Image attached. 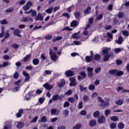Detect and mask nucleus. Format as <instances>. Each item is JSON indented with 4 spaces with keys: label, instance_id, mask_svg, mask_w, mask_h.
<instances>
[{
    "label": "nucleus",
    "instance_id": "obj_19",
    "mask_svg": "<svg viewBox=\"0 0 129 129\" xmlns=\"http://www.w3.org/2000/svg\"><path fill=\"white\" fill-rule=\"evenodd\" d=\"M24 125H25V124L24 123V122L19 121L18 122V124L17 125V128H19V129L23 128Z\"/></svg>",
    "mask_w": 129,
    "mask_h": 129
},
{
    "label": "nucleus",
    "instance_id": "obj_48",
    "mask_svg": "<svg viewBox=\"0 0 129 129\" xmlns=\"http://www.w3.org/2000/svg\"><path fill=\"white\" fill-rule=\"evenodd\" d=\"M110 127L111 129H114L116 127V123H112L110 124Z\"/></svg>",
    "mask_w": 129,
    "mask_h": 129
},
{
    "label": "nucleus",
    "instance_id": "obj_24",
    "mask_svg": "<svg viewBox=\"0 0 129 129\" xmlns=\"http://www.w3.org/2000/svg\"><path fill=\"white\" fill-rule=\"evenodd\" d=\"M23 112H24V110L22 109H20L18 112L16 114L17 117H21Z\"/></svg>",
    "mask_w": 129,
    "mask_h": 129
},
{
    "label": "nucleus",
    "instance_id": "obj_52",
    "mask_svg": "<svg viewBox=\"0 0 129 129\" xmlns=\"http://www.w3.org/2000/svg\"><path fill=\"white\" fill-rule=\"evenodd\" d=\"M78 107L79 109H81L82 107H83V102H80L78 104Z\"/></svg>",
    "mask_w": 129,
    "mask_h": 129
},
{
    "label": "nucleus",
    "instance_id": "obj_15",
    "mask_svg": "<svg viewBox=\"0 0 129 129\" xmlns=\"http://www.w3.org/2000/svg\"><path fill=\"white\" fill-rule=\"evenodd\" d=\"M80 34V31L75 34H73L72 35L73 39H80V35H79Z\"/></svg>",
    "mask_w": 129,
    "mask_h": 129
},
{
    "label": "nucleus",
    "instance_id": "obj_8",
    "mask_svg": "<svg viewBox=\"0 0 129 129\" xmlns=\"http://www.w3.org/2000/svg\"><path fill=\"white\" fill-rule=\"evenodd\" d=\"M43 87H44V88H46L47 90H50V89H52L53 88V85H50V84L48 83H46L44 85H43Z\"/></svg>",
    "mask_w": 129,
    "mask_h": 129
},
{
    "label": "nucleus",
    "instance_id": "obj_11",
    "mask_svg": "<svg viewBox=\"0 0 129 129\" xmlns=\"http://www.w3.org/2000/svg\"><path fill=\"white\" fill-rule=\"evenodd\" d=\"M79 25V22H78L76 20H74L71 23V28H76Z\"/></svg>",
    "mask_w": 129,
    "mask_h": 129
},
{
    "label": "nucleus",
    "instance_id": "obj_32",
    "mask_svg": "<svg viewBox=\"0 0 129 129\" xmlns=\"http://www.w3.org/2000/svg\"><path fill=\"white\" fill-rule=\"evenodd\" d=\"M32 63L34 65H38L39 63V59L38 58H34L32 60Z\"/></svg>",
    "mask_w": 129,
    "mask_h": 129
},
{
    "label": "nucleus",
    "instance_id": "obj_47",
    "mask_svg": "<svg viewBox=\"0 0 129 129\" xmlns=\"http://www.w3.org/2000/svg\"><path fill=\"white\" fill-rule=\"evenodd\" d=\"M69 106H70V103H69L68 101L65 102L63 104V107L66 108V107H69Z\"/></svg>",
    "mask_w": 129,
    "mask_h": 129
},
{
    "label": "nucleus",
    "instance_id": "obj_23",
    "mask_svg": "<svg viewBox=\"0 0 129 129\" xmlns=\"http://www.w3.org/2000/svg\"><path fill=\"white\" fill-rule=\"evenodd\" d=\"M116 42L118 45H121L122 42H123V38L121 36H119L118 40L116 41Z\"/></svg>",
    "mask_w": 129,
    "mask_h": 129
},
{
    "label": "nucleus",
    "instance_id": "obj_55",
    "mask_svg": "<svg viewBox=\"0 0 129 129\" xmlns=\"http://www.w3.org/2000/svg\"><path fill=\"white\" fill-rule=\"evenodd\" d=\"M110 113V110L107 109V110H105V115H106V116H108V115H109Z\"/></svg>",
    "mask_w": 129,
    "mask_h": 129
},
{
    "label": "nucleus",
    "instance_id": "obj_22",
    "mask_svg": "<svg viewBox=\"0 0 129 129\" xmlns=\"http://www.w3.org/2000/svg\"><path fill=\"white\" fill-rule=\"evenodd\" d=\"M29 21H32V19L30 17H24L21 20V22L23 23H27V22H29Z\"/></svg>",
    "mask_w": 129,
    "mask_h": 129
},
{
    "label": "nucleus",
    "instance_id": "obj_41",
    "mask_svg": "<svg viewBox=\"0 0 129 129\" xmlns=\"http://www.w3.org/2000/svg\"><path fill=\"white\" fill-rule=\"evenodd\" d=\"M102 18H103V14H99L98 17L96 18V21H100V20H102Z\"/></svg>",
    "mask_w": 129,
    "mask_h": 129
},
{
    "label": "nucleus",
    "instance_id": "obj_4",
    "mask_svg": "<svg viewBox=\"0 0 129 129\" xmlns=\"http://www.w3.org/2000/svg\"><path fill=\"white\" fill-rule=\"evenodd\" d=\"M34 91H31L29 92L28 94H29L30 95H32V96L35 97V96H36V95H37V94H41V93H42V92H43V91H42L40 89H38L36 91L35 94L33 95L32 94L34 93Z\"/></svg>",
    "mask_w": 129,
    "mask_h": 129
},
{
    "label": "nucleus",
    "instance_id": "obj_33",
    "mask_svg": "<svg viewBox=\"0 0 129 129\" xmlns=\"http://www.w3.org/2000/svg\"><path fill=\"white\" fill-rule=\"evenodd\" d=\"M63 37L62 36H58L55 38H53L52 39V42H56L57 41H60V40H62Z\"/></svg>",
    "mask_w": 129,
    "mask_h": 129
},
{
    "label": "nucleus",
    "instance_id": "obj_63",
    "mask_svg": "<svg viewBox=\"0 0 129 129\" xmlns=\"http://www.w3.org/2000/svg\"><path fill=\"white\" fill-rule=\"evenodd\" d=\"M72 30L73 29L70 28V27H66L62 30V31H72Z\"/></svg>",
    "mask_w": 129,
    "mask_h": 129
},
{
    "label": "nucleus",
    "instance_id": "obj_3",
    "mask_svg": "<svg viewBox=\"0 0 129 129\" xmlns=\"http://www.w3.org/2000/svg\"><path fill=\"white\" fill-rule=\"evenodd\" d=\"M23 74L24 76H25V79L24 80V83L25 82H29L30 81V75L29 74L25 71L23 72Z\"/></svg>",
    "mask_w": 129,
    "mask_h": 129
},
{
    "label": "nucleus",
    "instance_id": "obj_51",
    "mask_svg": "<svg viewBox=\"0 0 129 129\" xmlns=\"http://www.w3.org/2000/svg\"><path fill=\"white\" fill-rule=\"evenodd\" d=\"M21 82H22V81H21V80H18V81L14 83V84L17 85V86H20Z\"/></svg>",
    "mask_w": 129,
    "mask_h": 129
},
{
    "label": "nucleus",
    "instance_id": "obj_27",
    "mask_svg": "<svg viewBox=\"0 0 129 129\" xmlns=\"http://www.w3.org/2000/svg\"><path fill=\"white\" fill-rule=\"evenodd\" d=\"M51 74H52V71L46 70L45 71L43 75L46 77L47 75H51Z\"/></svg>",
    "mask_w": 129,
    "mask_h": 129
},
{
    "label": "nucleus",
    "instance_id": "obj_61",
    "mask_svg": "<svg viewBox=\"0 0 129 129\" xmlns=\"http://www.w3.org/2000/svg\"><path fill=\"white\" fill-rule=\"evenodd\" d=\"M100 71H101V68L100 67L98 68L95 70V72L96 74H97L98 73H99Z\"/></svg>",
    "mask_w": 129,
    "mask_h": 129
},
{
    "label": "nucleus",
    "instance_id": "obj_53",
    "mask_svg": "<svg viewBox=\"0 0 129 129\" xmlns=\"http://www.w3.org/2000/svg\"><path fill=\"white\" fill-rule=\"evenodd\" d=\"M114 51H115V53H119V52H121V51H122V48H115Z\"/></svg>",
    "mask_w": 129,
    "mask_h": 129
},
{
    "label": "nucleus",
    "instance_id": "obj_37",
    "mask_svg": "<svg viewBox=\"0 0 129 129\" xmlns=\"http://www.w3.org/2000/svg\"><path fill=\"white\" fill-rule=\"evenodd\" d=\"M110 119L112 121H117V120H118V118L116 116H112L111 117Z\"/></svg>",
    "mask_w": 129,
    "mask_h": 129
},
{
    "label": "nucleus",
    "instance_id": "obj_45",
    "mask_svg": "<svg viewBox=\"0 0 129 129\" xmlns=\"http://www.w3.org/2000/svg\"><path fill=\"white\" fill-rule=\"evenodd\" d=\"M68 100L69 102H71V103H73L74 101H75V99L73 97H69L68 98Z\"/></svg>",
    "mask_w": 129,
    "mask_h": 129
},
{
    "label": "nucleus",
    "instance_id": "obj_13",
    "mask_svg": "<svg viewBox=\"0 0 129 129\" xmlns=\"http://www.w3.org/2000/svg\"><path fill=\"white\" fill-rule=\"evenodd\" d=\"M43 16H42V14L41 13H38L35 17L36 21H43Z\"/></svg>",
    "mask_w": 129,
    "mask_h": 129
},
{
    "label": "nucleus",
    "instance_id": "obj_20",
    "mask_svg": "<svg viewBox=\"0 0 129 129\" xmlns=\"http://www.w3.org/2000/svg\"><path fill=\"white\" fill-rule=\"evenodd\" d=\"M65 85V80H61L60 82L58 83V86L59 88L63 87Z\"/></svg>",
    "mask_w": 129,
    "mask_h": 129
},
{
    "label": "nucleus",
    "instance_id": "obj_12",
    "mask_svg": "<svg viewBox=\"0 0 129 129\" xmlns=\"http://www.w3.org/2000/svg\"><path fill=\"white\" fill-rule=\"evenodd\" d=\"M13 34L14 36H17V37H22V35H20L21 34V31L19 29H15L14 31Z\"/></svg>",
    "mask_w": 129,
    "mask_h": 129
},
{
    "label": "nucleus",
    "instance_id": "obj_50",
    "mask_svg": "<svg viewBox=\"0 0 129 129\" xmlns=\"http://www.w3.org/2000/svg\"><path fill=\"white\" fill-rule=\"evenodd\" d=\"M31 13L32 17H36V16H37V11L35 10H32V12Z\"/></svg>",
    "mask_w": 129,
    "mask_h": 129
},
{
    "label": "nucleus",
    "instance_id": "obj_57",
    "mask_svg": "<svg viewBox=\"0 0 129 129\" xmlns=\"http://www.w3.org/2000/svg\"><path fill=\"white\" fill-rule=\"evenodd\" d=\"M41 122H46L47 121V117L45 116H43L41 119Z\"/></svg>",
    "mask_w": 129,
    "mask_h": 129
},
{
    "label": "nucleus",
    "instance_id": "obj_31",
    "mask_svg": "<svg viewBox=\"0 0 129 129\" xmlns=\"http://www.w3.org/2000/svg\"><path fill=\"white\" fill-rule=\"evenodd\" d=\"M91 11V8L88 7L86 10L84 11L85 15H88L90 14V11Z\"/></svg>",
    "mask_w": 129,
    "mask_h": 129
},
{
    "label": "nucleus",
    "instance_id": "obj_2",
    "mask_svg": "<svg viewBox=\"0 0 129 129\" xmlns=\"http://www.w3.org/2000/svg\"><path fill=\"white\" fill-rule=\"evenodd\" d=\"M33 6V3L31 2H28L26 3V5L24 6L23 8V11L27 12L28 10H30V7Z\"/></svg>",
    "mask_w": 129,
    "mask_h": 129
},
{
    "label": "nucleus",
    "instance_id": "obj_40",
    "mask_svg": "<svg viewBox=\"0 0 129 129\" xmlns=\"http://www.w3.org/2000/svg\"><path fill=\"white\" fill-rule=\"evenodd\" d=\"M82 127V124H78L74 126L73 129H80Z\"/></svg>",
    "mask_w": 129,
    "mask_h": 129
},
{
    "label": "nucleus",
    "instance_id": "obj_26",
    "mask_svg": "<svg viewBox=\"0 0 129 129\" xmlns=\"http://www.w3.org/2000/svg\"><path fill=\"white\" fill-rule=\"evenodd\" d=\"M100 115V112L99 111H96L93 113V116L95 117V118H97Z\"/></svg>",
    "mask_w": 129,
    "mask_h": 129
},
{
    "label": "nucleus",
    "instance_id": "obj_59",
    "mask_svg": "<svg viewBox=\"0 0 129 129\" xmlns=\"http://www.w3.org/2000/svg\"><path fill=\"white\" fill-rule=\"evenodd\" d=\"M74 15L75 16V18L76 19H78L79 17H80V13L79 12H76L74 13Z\"/></svg>",
    "mask_w": 129,
    "mask_h": 129
},
{
    "label": "nucleus",
    "instance_id": "obj_60",
    "mask_svg": "<svg viewBox=\"0 0 129 129\" xmlns=\"http://www.w3.org/2000/svg\"><path fill=\"white\" fill-rule=\"evenodd\" d=\"M122 34L125 36V37H128V32L126 30L122 31Z\"/></svg>",
    "mask_w": 129,
    "mask_h": 129
},
{
    "label": "nucleus",
    "instance_id": "obj_25",
    "mask_svg": "<svg viewBox=\"0 0 129 129\" xmlns=\"http://www.w3.org/2000/svg\"><path fill=\"white\" fill-rule=\"evenodd\" d=\"M101 58V56L98 54H95L94 56V59L95 61H99V60H100Z\"/></svg>",
    "mask_w": 129,
    "mask_h": 129
},
{
    "label": "nucleus",
    "instance_id": "obj_1",
    "mask_svg": "<svg viewBox=\"0 0 129 129\" xmlns=\"http://www.w3.org/2000/svg\"><path fill=\"white\" fill-rule=\"evenodd\" d=\"M49 55H50V59L54 61V62H56L58 59H59V57L56 55V52H54L53 50L50 49Z\"/></svg>",
    "mask_w": 129,
    "mask_h": 129
},
{
    "label": "nucleus",
    "instance_id": "obj_6",
    "mask_svg": "<svg viewBox=\"0 0 129 129\" xmlns=\"http://www.w3.org/2000/svg\"><path fill=\"white\" fill-rule=\"evenodd\" d=\"M103 50L102 51L103 53V55L104 56H105V55H109L110 54V53H108L109 51H110V48H107V47H103Z\"/></svg>",
    "mask_w": 129,
    "mask_h": 129
},
{
    "label": "nucleus",
    "instance_id": "obj_30",
    "mask_svg": "<svg viewBox=\"0 0 129 129\" xmlns=\"http://www.w3.org/2000/svg\"><path fill=\"white\" fill-rule=\"evenodd\" d=\"M11 63L9 61H4L2 65L3 66V68H5V67H7V66H11Z\"/></svg>",
    "mask_w": 129,
    "mask_h": 129
},
{
    "label": "nucleus",
    "instance_id": "obj_62",
    "mask_svg": "<svg viewBox=\"0 0 129 129\" xmlns=\"http://www.w3.org/2000/svg\"><path fill=\"white\" fill-rule=\"evenodd\" d=\"M0 23H1L2 25H7L8 24V22H7V20L6 19L0 21Z\"/></svg>",
    "mask_w": 129,
    "mask_h": 129
},
{
    "label": "nucleus",
    "instance_id": "obj_36",
    "mask_svg": "<svg viewBox=\"0 0 129 129\" xmlns=\"http://www.w3.org/2000/svg\"><path fill=\"white\" fill-rule=\"evenodd\" d=\"M115 103L117 105H122L123 104V101L121 99H119L117 101L115 102Z\"/></svg>",
    "mask_w": 129,
    "mask_h": 129
},
{
    "label": "nucleus",
    "instance_id": "obj_9",
    "mask_svg": "<svg viewBox=\"0 0 129 129\" xmlns=\"http://www.w3.org/2000/svg\"><path fill=\"white\" fill-rule=\"evenodd\" d=\"M70 81H71L70 85V86H76L77 84H76V79L75 78H70Z\"/></svg>",
    "mask_w": 129,
    "mask_h": 129
},
{
    "label": "nucleus",
    "instance_id": "obj_35",
    "mask_svg": "<svg viewBox=\"0 0 129 129\" xmlns=\"http://www.w3.org/2000/svg\"><path fill=\"white\" fill-rule=\"evenodd\" d=\"M53 38V36L51 34H48L46 35L44 37V39L46 40H51V39Z\"/></svg>",
    "mask_w": 129,
    "mask_h": 129
},
{
    "label": "nucleus",
    "instance_id": "obj_16",
    "mask_svg": "<svg viewBox=\"0 0 129 129\" xmlns=\"http://www.w3.org/2000/svg\"><path fill=\"white\" fill-rule=\"evenodd\" d=\"M89 28H90V24H87L83 32V34L85 36H87V35H88V31H87V29Z\"/></svg>",
    "mask_w": 129,
    "mask_h": 129
},
{
    "label": "nucleus",
    "instance_id": "obj_21",
    "mask_svg": "<svg viewBox=\"0 0 129 129\" xmlns=\"http://www.w3.org/2000/svg\"><path fill=\"white\" fill-rule=\"evenodd\" d=\"M32 57V55L31 54H29L27 55L23 59V62H27V61H29L30 59H31V57Z\"/></svg>",
    "mask_w": 129,
    "mask_h": 129
},
{
    "label": "nucleus",
    "instance_id": "obj_44",
    "mask_svg": "<svg viewBox=\"0 0 129 129\" xmlns=\"http://www.w3.org/2000/svg\"><path fill=\"white\" fill-rule=\"evenodd\" d=\"M109 105V103L107 102H103L102 104H101V106L102 107H104V106H108Z\"/></svg>",
    "mask_w": 129,
    "mask_h": 129
},
{
    "label": "nucleus",
    "instance_id": "obj_10",
    "mask_svg": "<svg viewBox=\"0 0 129 129\" xmlns=\"http://www.w3.org/2000/svg\"><path fill=\"white\" fill-rule=\"evenodd\" d=\"M98 123H104L105 122V117L104 116H100L98 118Z\"/></svg>",
    "mask_w": 129,
    "mask_h": 129
},
{
    "label": "nucleus",
    "instance_id": "obj_43",
    "mask_svg": "<svg viewBox=\"0 0 129 129\" xmlns=\"http://www.w3.org/2000/svg\"><path fill=\"white\" fill-rule=\"evenodd\" d=\"M47 14H52V12H53V8H49L47 10L45 11Z\"/></svg>",
    "mask_w": 129,
    "mask_h": 129
},
{
    "label": "nucleus",
    "instance_id": "obj_38",
    "mask_svg": "<svg viewBox=\"0 0 129 129\" xmlns=\"http://www.w3.org/2000/svg\"><path fill=\"white\" fill-rule=\"evenodd\" d=\"M13 77L14 79H18L20 77V74H19L18 72H16L14 74Z\"/></svg>",
    "mask_w": 129,
    "mask_h": 129
},
{
    "label": "nucleus",
    "instance_id": "obj_17",
    "mask_svg": "<svg viewBox=\"0 0 129 129\" xmlns=\"http://www.w3.org/2000/svg\"><path fill=\"white\" fill-rule=\"evenodd\" d=\"M104 58H103V61L104 62L108 61L109 60V58L111 57H112V54H105V55H104Z\"/></svg>",
    "mask_w": 129,
    "mask_h": 129
},
{
    "label": "nucleus",
    "instance_id": "obj_46",
    "mask_svg": "<svg viewBox=\"0 0 129 129\" xmlns=\"http://www.w3.org/2000/svg\"><path fill=\"white\" fill-rule=\"evenodd\" d=\"M10 38V33H9V31H6V34L4 37V39H9Z\"/></svg>",
    "mask_w": 129,
    "mask_h": 129
},
{
    "label": "nucleus",
    "instance_id": "obj_28",
    "mask_svg": "<svg viewBox=\"0 0 129 129\" xmlns=\"http://www.w3.org/2000/svg\"><path fill=\"white\" fill-rule=\"evenodd\" d=\"M85 60L87 63H89V62L92 60V55L86 56Z\"/></svg>",
    "mask_w": 129,
    "mask_h": 129
},
{
    "label": "nucleus",
    "instance_id": "obj_58",
    "mask_svg": "<svg viewBox=\"0 0 129 129\" xmlns=\"http://www.w3.org/2000/svg\"><path fill=\"white\" fill-rule=\"evenodd\" d=\"M83 99L84 101H88V100H89V97L87 95H85L84 96Z\"/></svg>",
    "mask_w": 129,
    "mask_h": 129
},
{
    "label": "nucleus",
    "instance_id": "obj_56",
    "mask_svg": "<svg viewBox=\"0 0 129 129\" xmlns=\"http://www.w3.org/2000/svg\"><path fill=\"white\" fill-rule=\"evenodd\" d=\"M13 11H14V8L13 7H12L11 8H9L8 9H7L6 10H5V12L6 13H12V12H13Z\"/></svg>",
    "mask_w": 129,
    "mask_h": 129
},
{
    "label": "nucleus",
    "instance_id": "obj_34",
    "mask_svg": "<svg viewBox=\"0 0 129 129\" xmlns=\"http://www.w3.org/2000/svg\"><path fill=\"white\" fill-rule=\"evenodd\" d=\"M117 127H118L119 129H123L124 128V124L122 122H120L118 124Z\"/></svg>",
    "mask_w": 129,
    "mask_h": 129
},
{
    "label": "nucleus",
    "instance_id": "obj_18",
    "mask_svg": "<svg viewBox=\"0 0 129 129\" xmlns=\"http://www.w3.org/2000/svg\"><path fill=\"white\" fill-rule=\"evenodd\" d=\"M89 126H95L96 125V121L95 120H91L89 122Z\"/></svg>",
    "mask_w": 129,
    "mask_h": 129
},
{
    "label": "nucleus",
    "instance_id": "obj_14",
    "mask_svg": "<svg viewBox=\"0 0 129 129\" xmlns=\"http://www.w3.org/2000/svg\"><path fill=\"white\" fill-rule=\"evenodd\" d=\"M65 74L67 77H70L71 76H73L74 75V72L71 70H69L66 72Z\"/></svg>",
    "mask_w": 129,
    "mask_h": 129
},
{
    "label": "nucleus",
    "instance_id": "obj_29",
    "mask_svg": "<svg viewBox=\"0 0 129 129\" xmlns=\"http://www.w3.org/2000/svg\"><path fill=\"white\" fill-rule=\"evenodd\" d=\"M116 72H117L116 70H112L109 71L108 73L110 75H116Z\"/></svg>",
    "mask_w": 129,
    "mask_h": 129
},
{
    "label": "nucleus",
    "instance_id": "obj_54",
    "mask_svg": "<svg viewBox=\"0 0 129 129\" xmlns=\"http://www.w3.org/2000/svg\"><path fill=\"white\" fill-rule=\"evenodd\" d=\"M93 23V18H90L89 19V23L88 25H90V27H91V25H92V23Z\"/></svg>",
    "mask_w": 129,
    "mask_h": 129
},
{
    "label": "nucleus",
    "instance_id": "obj_42",
    "mask_svg": "<svg viewBox=\"0 0 129 129\" xmlns=\"http://www.w3.org/2000/svg\"><path fill=\"white\" fill-rule=\"evenodd\" d=\"M88 89L92 91L95 89V86L94 85H90L88 87Z\"/></svg>",
    "mask_w": 129,
    "mask_h": 129
},
{
    "label": "nucleus",
    "instance_id": "obj_64",
    "mask_svg": "<svg viewBox=\"0 0 129 129\" xmlns=\"http://www.w3.org/2000/svg\"><path fill=\"white\" fill-rule=\"evenodd\" d=\"M87 71L88 73L93 72V68L89 67L87 69Z\"/></svg>",
    "mask_w": 129,
    "mask_h": 129
},
{
    "label": "nucleus",
    "instance_id": "obj_39",
    "mask_svg": "<svg viewBox=\"0 0 129 129\" xmlns=\"http://www.w3.org/2000/svg\"><path fill=\"white\" fill-rule=\"evenodd\" d=\"M116 75L117 76H121L122 75H123V72L121 71H117L116 73Z\"/></svg>",
    "mask_w": 129,
    "mask_h": 129
},
{
    "label": "nucleus",
    "instance_id": "obj_49",
    "mask_svg": "<svg viewBox=\"0 0 129 129\" xmlns=\"http://www.w3.org/2000/svg\"><path fill=\"white\" fill-rule=\"evenodd\" d=\"M80 91L82 92L83 91H84V90H86V89H87V87H83V86H82V85H80Z\"/></svg>",
    "mask_w": 129,
    "mask_h": 129
},
{
    "label": "nucleus",
    "instance_id": "obj_7",
    "mask_svg": "<svg viewBox=\"0 0 129 129\" xmlns=\"http://www.w3.org/2000/svg\"><path fill=\"white\" fill-rule=\"evenodd\" d=\"M50 113L52 115H58L60 113V111L57 110V109H52L50 111Z\"/></svg>",
    "mask_w": 129,
    "mask_h": 129
},
{
    "label": "nucleus",
    "instance_id": "obj_5",
    "mask_svg": "<svg viewBox=\"0 0 129 129\" xmlns=\"http://www.w3.org/2000/svg\"><path fill=\"white\" fill-rule=\"evenodd\" d=\"M62 97H64L63 95L60 96L59 94H55L53 96H52V100L53 101H57V100H59V99H61Z\"/></svg>",
    "mask_w": 129,
    "mask_h": 129
}]
</instances>
